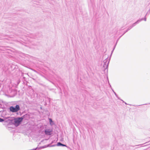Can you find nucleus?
Masks as SVG:
<instances>
[{
	"instance_id": "obj_1",
	"label": "nucleus",
	"mask_w": 150,
	"mask_h": 150,
	"mask_svg": "<svg viewBox=\"0 0 150 150\" xmlns=\"http://www.w3.org/2000/svg\"><path fill=\"white\" fill-rule=\"evenodd\" d=\"M22 119L21 117L14 118L12 120V122L15 126H18L20 125L23 121V120Z\"/></svg>"
},
{
	"instance_id": "obj_2",
	"label": "nucleus",
	"mask_w": 150,
	"mask_h": 150,
	"mask_svg": "<svg viewBox=\"0 0 150 150\" xmlns=\"http://www.w3.org/2000/svg\"><path fill=\"white\" fill-rule=\"evenodd\" d=\"M21 110L20 105H16L15 106H11L9 108L10 111L13 113H17L19 110Z\"/></svg>"
},
{
	"instance_id": "obj_3",
	"label": "nucleus",
	"mask_w": 150,
	"mask_h": 150,
	"mask_svg": "<svg viewBox=\"0 0 150 150\" xmlns=\"http://www.w3.org/2000/svg\"><path fill=\"white\" fill-rule=\"evenodd\" d=\"M103 62L104 63L103 65V67L104 68H105V70L107 69V71H108L109 61H108V59H105L103 61Z\"/></svg>"
},
{
	"instance_id": "obj_4",
	"label": "nucleus",
	"mask_w": 150,
	"mask_h": 150,
	"mask_svg": "<svg viewBox=\"0 0 150 150\" xmlns=\"http://www.w3.org/2000/svg\"><path fill=\"white\" fill-rule=\"evenodd\" d=\"M53 131L52 129H46L44 130V132L45 134L47 135H50L52 134Z\"/></svg>"
},
{
	"instance_id": "obj_5",
	"label": "nucleus",
	"mask_w": 150,
	"mask_h": 150,
	"mask_svg": "<svg viewBox=\"0 0 150 150\" xmlns=\"http://www.w3.org/2000/svg\"><path fill=\"white\" fill-rule=\"evenodd\" d=\"M53 143V142L52 141V142L51 144H49L47 145V146L51 147H54V146H62V143L60 142H57V144H54V145H51V144Z\"/></svg>"
},
{
	"instance_id": "obj_6",
	"label": "nucleus",
	"mask_w": 150,
	"mask_h": 150,
	"mask_svg": "<svg viewBox=\"0 0 150 150\" xmlns=\"http://www.w3.org/2000/svg\"><path fill=\"white\" fill-rule=\"evenodd\" d=\"M30 116V115L29 114H26L23 116L21 117V118L22 119V120H23V119L25 118H28Z\"/></svg>"
},
{
	"instance_id": "obj_7",
	"label": "nucleus",
	"mask_w": 150,
	"mask_h": 150,
	"mask_svg": "<svg viewBox=\"0 0 150 150\" xmlns=\"http://www.w3.org/2000/svg\"><path fill=\"white\" fill-rule=\"evenodd\" d=\"M142 19L138 20L136 22L133 23L131 25L132 27H134L136 25V24L139 23L140 22L142 21Z\"/></svg>"
},
{
	"instance_id": "obj_8",
	"label": "nucleus",
	"mask_w": 150,
	"mask_h": 150,
	"mask_svg": "<svg viewBox=\"0 0 150 150\" xmlns=\"http://www.w3.org/2000/svg\"><path fill=\"white\" fill-rule=\"evenodd\" d=\"M49 121L50 125H54V123L51 118H49Z\"/></svg>"
},
{
	"instance_id": "obj_9",
	"label": "nucleus",
	"mask_w": 150,
	"mask_h": 150,
	"mask_svg": "<svg viewBox=\"0 0 150 150\" xmlns=\"http://www.w3.org/2000/svg\"><path fill=\"white\" fill-rule=\"evenodd\" d=\"M47 147H48L47 145H45V146H42L40 147L39 148L37 147L38 148V149H37V150H39L40 149H43L44 148H46Z\"/></svg>"
},
{
	"instance_id": "obj_10",
	"label": "nucleus",
	"mask_w": 150,
	"mask_h": 150,
	"mask_svg": "<svg viewBox=\"0 0 150 150\" xmlns=\"http://www.w3.org/2000/svg\"><path fill=\"white\" fill-rule=\"evenodd\" d=\"M30 38H36V35L35 34H32L30 35Z\"/></svg>"
},
{
	"instance_id": "obj_11",
	"label": "nucleus",
	"mask_w": 150,
	"mask_h": 150,
	"mask_svg": "<svg viewBox=\"0 0 150 150\" xmlns=\"http://www.w3.org/2000/svg\"><path fill=\"white\" fill-rule=\"evenodd\" d=\"M142 19V21L143 20H144L145 21H146V16H145L144 17V18H142L141 19Z\"/></svg>"
},
{
	"instance_id": "obj_12",
	"label": "nucleus",
	"mask_w": 150,
	"mask_h": 150,
	"mask_svg": "<svg viewBox=\"0 0 150 150\" xmlns=\"http://www.w3.org/2000/svg\"><path fill=\"white\" fill-rule=\"evenodd\" d=\"M150 13V8L149 10L147 11V13H146V15H145V16H146L147 15H149Z\"/></svg>"
},
{
	"instance_id": "obj_13",
	"label": "nucleus",
	"mask_w": 150,
	"mask_h": 150,
	"mask_svg": "<svg viewBox=\"0 0 150 150\" xmlns=\"http://www.w3.org/2000/svg\"><path fill=\"white\" fill-rule=\"evenodd\" d=\"M132 28H133L132 27V25H131L130 26H129L128 28H127V30H129L130 29H131Z\"/></svg>"
},
{
	"instance_id": "obj_14",
	"label": "nucleus",
	"mask_w": 150,
	"mask_h": 150,
	"mask_svg": "<svg viewBox=\"0 0 150 150\" xmlns=\"http://www.w3.org/2000/svg\"><path fill=\"white\" fill-rule=\"evenodd\" d=\"M49 101V103H50V98H47L46 99V101Z\"/></svg>"
},
{
	"instance_id": "obj_15",
	"label": "nucleus",
	"mask_w": 150,
	"mask_h": 150,
	"mask_svg": "<svg viewBox=\"0 0 150 150\" xmlns=\"http://www.w3.org/2000/svg\"><path fill=\"white\" fill-rule=\"evenodd\" d=\"M116 46V44H115V45L114 46V48H113V50H112V51L111 52V54H112V52H113V51H114V49H115V47Z\"/></svg>"
},
{
	"instance_id": "obj_16",
	"label": "nucleus",
	"mask_w": 150,
	"mask_h": 150,
	"mask_svg": "<svg viewBox=\"0 0 150 150\" xmlns=\"http://www.w3.org/2000/svg\"><path fill=\"white\" fill-rule=\"evenodd\" d=\"M4 121V120L2 118H0V122H2Z\"/></svg>"
},
{
	"instance_id": "obj_17",
	"label": "nucleus",
	"mask_w": 150,
	"mask_h": 150,
	"mask_svg": "<svg viewBox=\"0 0 150 150\" xmlns=\"http://www.w3.org/2000/svg\"><path fill=\"white\" fill-rule=\"evenodd\" d=\"M62 146L67 147V146L66 145H65V144H62Z\"/></svg>"
},
{
	"instance_id": "obj_18",
	"label": "nucleus",
	"mask_w": 150,
	"mask_h": 150,
	"mask_svg": "<svg viewBox=\"0 0 150 150\" xmlns=\"http://www.w3.org/2000/svg\"><path fill=\"white\" fill-rule=\"evenodd\" d=\"M115 96H116V97H117V98H118V99H119V100H121V99H120V98H119V97L117 95H116Z\"/></svg>"
},
{
	"instance_id": "obj_19",
	"label": "nucleus",
	"mask_w": 150,
	"mask_h": 150,
	"mask_svg": "<svg viewBox=\"0 0 150 150\" xmlns=\"http://www.w3.org/2000/svg\"><path fill=\"white\" fill-rule=\"evenodd\" d=\"M128 31V30H126L125 31V32H124V33H123V34L122 35H124L125 33L127 32Z\"/></svg>"
},
{
	"instance_id": "obj_20",
	"label": "nucleus",
	"mask_w": 150,
	"mask_h": 150,
	"mask_svg": "<svg viewBox=\"0 0 150 150\" xmlns=\"http://www.w3.org/2000/svg\"><path fill=\"white\" fill-rule=\"evenodd\" d=\"M110 87H111V89L112 90V91L113 92L114 91L113 89L111 88V86L110 85Z\"/></svg>"
},
{
	"instance_id": "obj_21",
	"label": "nucleus",
	"mask_w": 150,
	"mask_h": 150,
	"mask_svg": "<svg viewBox=\"0 0 150 150\" xmlns=\"http://www.w3.org/2000/svg\"><path fill=\"white\" fill-rule=\"evenodd\" d=\"M119 38H118V39H117V41H116V43L115 44H116V45H117V42L119 40Z\"/></svg>"
},
{
	"instance_id": "obj_22",
	"label": "nucleus",
	"mask_w": 150,
	"mask_h": 150,
	"mask_svg": "<svg viewBox=\"0 0 150 150\" xmlns=\"http://www.w3.org/2000/svg\"><path fill=\"white\" fill-rule=\"evenodd\" d=\"M119 38H118V39H117V41H116V43L115 44H116V45H117V42L119 40Z\"/></svg>"
},
{
	"instance_id": "obj_23",
	"label": "nucleus",
	"mask_w": 150,
	"mask_h": 150,
	"mask_svg": "<svg viewBox=\"0 0 150 150\" xmlns=\"http://www.w3.org/2000/svg\"><path fill=\"white\" fill-rule=\"evenodd\" d=\"M122 100V101H123V102H124L126 104H127L125 102H124V101H123L122 100Z\"/></svg>"
},
{
	"instance_id": "obj_24",
	"label": "nucleus",
	"mask_w": 150,
	"mask_h": 150,
	"mask_svg": "<svg viewBox=\"0 0 150 150\" xmlns=\"http://www.w3.org/2000/svg\"><path fill=\"white\" fill-rule=\"evenodd\" d=\"M20 82V80H18V83L19 84V83Z\"/></svg>"
},
{
	"instance_id": "obj_25",
	"label": "nucleus",
	"mask_w": 150,
	"mask_h": 150,
	"mask_svg": "<svg viewBox=\"0 0 150 150\" xmlns=\"http://www.w3.org/2000/svg\"><path fill=\"white\" fill-rule=\"evenodd\" d=\"M115 96H116V95H117V94H116V93H115Z\"/></svg>"
},
{
	"instance_id": "obj_26",
	"label": "nucleus",
	"mask_w": 150,
	"mask_h": 150,
	"mask_svg": "<svg viewBox=\"0 0 150 150\" xmlns=\"http://www.w3.org/2000/svg\"><path fill=\"white\" fill-rule=\"evenodd\" d=\"M122 28H121L120 29V30H122L123 29Z\"/></svg>"
},
{
	"instance_id": "obj_27",
	"label": "nucleus",
	"mask_w": 150,
	"mask_h": 150,
	"mask_svg": "<svg viewBox=\"0 0 150 150\" xmlns=\"http://www.w3.org/2000/svg\"><path fill=\"white\" fill-rule=\"evenodd\" d=\"M23 78L24 79H25V77H24L23 76Z\"/></svg>"
},
{
	"instance_id": "obj_28",
	"label": "nucleus",
	"mask_w": 150,
	"mask_h": 150,
	"mask_svg": "<svg viewBox=\"0 0 150 150\" xmlns=\"http://www.w3.org/2000/svg\"><path fill=\"white\" fill-rule=\"evenodd\" d=\"M113 92L114 93V94H115V92L114 91Z\"/></svg>"
},
{
	"instance_id": "obj_29",
	"label": "nucleus",
	"mask_w": 150,
	"mask_h": 150,
	"mask_svg": "<svg viewBox=\"0 0 150 150\" xmlns=\"http://www.w3.org/2000/svg\"><path fill=\"white\" fill-rule=\"evenodd\" d=\"M122 36V35L121 36H120V38H120V37H121Z\"/></svg>"
},
{
	"instance_id": "obj_30",
	"label": "nucleus",
	"mask_w": 150,
	"mask_h": 150,
	"mask_svg": "<svg viewBox=\"0 0 150 150\" xmlns=\"http://www.w3.org/2000/svg\"><path fill=\"white\" fill-rule=\"evenodd\" d=\"M147 104H145L144 105H147Z\"/></svg>"
},
{
	"instance_id": "obj_31",
	"label": "nucleus",
	"mask_w": 150,
	"mask_h": 150,
	"mask_svg": "<svg viewBox=\"0 0 150 150\" xmlns=\"http://www.w3.org/2000/svg\"><path fill=\"white\" fill-rule=\"evenodd\" d=\"M150 104V103H149V104Z\"/></svg>"
}]
</instances>
